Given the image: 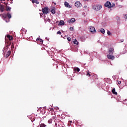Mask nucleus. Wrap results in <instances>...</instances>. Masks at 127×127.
Listing matches in <instances>:
<instances>
[{
    "instance_id": "obj_1",
    "label": "nucleus",
    "mask_w": 127,
    "mask_h": 127,
    "mask_svg": "<svg viewBox=\"0 0 127 127\" xmlns=\"http://www.w3.org/2000/svg\"><path fill=\"white\" fill-rule=\"evenodd\" d=\"M0 16H1V17L3 18V19H4V18H6V17H8L9 19L11 18V14H10V13L8 12L7 13V14H0Z\"/></svg>"
},
{
    "instance_id": "obj_2",
    "label": "nucleus",
    "mask_w": 127,
    "mask_h": 127,
    "mask_svg": "<svg viewBox=\"0 0 127 127\" xmlns=\"http://www.w3.org/2000/svg\"><path fill=\"white\" fill-rule=\"evenodd\" d=\"M92 7L93 9L98 11V10H100V9L102 8V5H100V4L94 5Z\"/></svg>"
},
{
    "instance_id": "obj_3",
    "label": "nucleus",
    "mask_w": 127,
    "mask_h": 127,
    "mask_svg": "<svg viewBox=\"0 0 127 127\" xmlns=\"http://www.w3.org/2000/svg\"><path fill=\"white\" fill-rule=\"evenodd\" d=\"M42 12L44 14H47V13L49 12V8H48V7H45L44 8H42Z\"/></svg>"
},
{
    "instance_id": "obj_4",
    "label": "nucleus",
    "mask_w": 127,
    "mask_h": 127,
    "mask_svg": "<svg viewBox=\"0 0 127 127\" xmlns=\"http://www.w3.org/2000/svg\"><path fill=\"white\" fill-rule=\"evenodd\" d=\"M92 74V73L91 72H89V71H86V76H88V77H91V76H92V77H93V79H97V75L96 74Z\"/></svg>"
},
{
    "instance_id": "obj_5",
    "label": "nucleus",
    "mask_w": 127,
    "mask_h": 127,
    "mask_svg": "<svg viewBox=\"0 0 127 127\" xmlns=\"http://www.w3.org/2000/svg\"><path fill=\"white\" fill-rule=\"evenodd\" d=\"M105 6L108 7V8H111V2L109 1H107L104 4Z\"/></svg>"
},
{
    "instance_id": "obj_6",
    "label": "nucleus",
    "mask_w": 127,
    "mask_h": 127,
    "mask_svg": "<svg viewBox=\"0 0 127 127\" xmlns=\"http://www.w3.org/2000/svg\"><path fill=\"white\" fill-rule=\"evenodd\" d=\"M75 6L76 7H81V6H82V4L81 2H80V1H77L75 2Z\"/></svg>"
},
{
    "instance_id": "obj_7",
    "label": "nucleus",
    "mask_w": 127,
    "mask_h": 127,
    "mask_svg": "<svg viewBox=\"0 0 127 127\" xmlns=\"http://www.w3.org/2000/svg\"><path fill=\"white\" fill-rule=\"evenodd\" d=\"M114 48H110L109 49V55H113V54H114Z\"/></svg>"
},
{
    "instance_id": "obj_8",
    "label": "nucleus",
    "mask_w": 127,
    "mask_h": 127,
    "mask_svg": "<svg viewBox=\"0 0 127 127\" xmlns=\"http://www.w3.org/2000/svg\"><path fill=\"white\" fill-rule=\"evenodd\" d=\"M112 55H107V58L108 59H110L111 60H114L115 59V57L114 56H112Z\"/></svg>"
},
{
    "instance_id": "obj_9",
    "label": "nucleus",
    "mask_w": 127,
    "mask_h": 127,
    "mask_svg": "<svg viewBox=\"0 0 127 127\" xmlns=\"http://www.w3.org/2000/svg\"><path fill=\"white\" fill-rule=\"evenodd\" d=\"M90 32H96V29L95 28V27L90 26Z\"/></svg>"
},
{
    "instance_id": "obj_10",
    "label": "nucleus",
    "mask_w": 127,
    "mask_h": 127,
    "mask_svg": "<svg viewBox=\"0 0 127 127\" xmlns=\"http://www.w3.org/2000/svg\"><path fill=\"white\" fill-rule=\"evenodd\" d=\"M5 10V8H4V6L3 5H0V10L1 12H3V11Z\"/></svg>"
},
{
    "instance_id": "obj_11",
    "label": "nucleus",
    "mask_w": 127,
    "mask_h": 127,
    "mask_svg": "<svg viewBox=\"0 0 127 127\" xmlns=\"http://www.w3.org/2000/svg\"><path fill=\"white\" fill-rule=\"evenodd\" d=\"M64 6L65 7H68V8H71V7H72L71 5H69V3L66 1L64 2Z\"/></svg>"
},
{
    "instance_id": "obj_12",
    "label": "nucleus",
    "mask_w": 127,
    "mask_h": 127,
    "mask_svg": "<svg viewBox=\"0 0 127 127\" xmlns=\"http://www.w3.org/2000/svg\"><path fill=\"white\" fill-rule=\"evenodd\" d=\"M75 21H76V19H75L74 18H72L70 20L68 21L67 22H68V23H74Z\"/></svg>"
},
{
    "instance_id": "obj_13",
    "label": "nucleus",
    "mask_w": 127,
    "mask_h": 127,
    "mask_svg": "<svg viewBox=\"0 0 127 127\" xmlns=\"http://www.w3.org/2000/svg\"><path fill=\"white\" fill-rule=\"evenodd\" d=\"M10 53H11V52H10V51H8L5 55V58H8V57H9V55H10Z\"/></svg>"
},
{
    "instance_id": "obj_14",
    "label": "nucleus",
    "mask_w": 127,
    "mask_h": 127,
    "mask_svg": "<svg viewBox=\"0 0 127 127\" xmlns=\"http://www.w3.org/2000/svg\"><path fill=\"white\" fill-rule=\"evenodd\" d=\"M6 37H7V38H8V39L10 41H11V40H12V39H13L12 36H10L9 35H7Z\"/></svg>"
},
{
    "instance_id": "obj_15",
    "label": "nucleus",
    "mask_w": 127,
    "mask_h": 127,
    "mask_svg": "<svg viewBox=\"0 0 127 127\" xmlns=\"http://www.w3.org/2000/svg\"><path fill=\"white\" fill-rule=\"evenodd\" d=\"M64 24H65V22L63 20H61L59 23V25H64Z\"/></svg>"
},
{
    "instance_id": "obj_16",
    "label": "nucleus",
    "mask_w": 127,
    "mask_h": 127,
    "mask_svg": "<svg viewBox=\"0 0 127 127\" xmlns=\"http://www.w3.org/2000/svg\"><path fill=\"white\" fill-rule=\"evenodd\" d=\"M36 41H40V42H41L42 44V43H43V40H42L40 38H37L36 39Z\"/></svg>"
},
{
    "instance_id": "obj_17",
    "label": "nucleus",
    "mask_w": 127,
    "mask_h": 127,
    "mask_svg": "<svg viewBox=\"0 0 127 127\" xmlns=\"http://www.w3.org/2000/svg\"><path fill=\"white\" fill-rule=\"evenodd\" d=\"M32 2L33 3H36V4H38L39 3L38 0H32Z\"/></svg>"
},
{
    "instance_id": "obj_18",
    "label": "nucleus",
    "mask_w": 127,
    "mask_h": 127,
    "mask_svg": "<svg viewBox=\"0 0 127 127\" xmlns=\"http://www.w3.org/2000/svg\"><path fill=\"white\" fill-rule=\"evenodd\" d=\"M10 9H11V7L7 6V5L6 6V11H10Z\"/></svg>"
},
{
    "instance_id": "obj_19",
    "label": "nucleus",
    "mask_w": 127,
    "mask_h": 127,
    "mask_svg": "<svg viewBox=\"0 0 127 127\" xmlns=\"http://www.w3.org/2000/svg\"><path fill=\"white\" fill-rule=\"evenodd\" d=\"M112 93L114 94V95H118V92H116V89L113 88L112 89Z\"/></svg>"
},
{
    "instance_id": "obj_20",
    "label": "nucleus",
    "mask_w": 127,
    "mask_h": 127,
    "mask_svg": "<svg viewBox=\"0 0 127 127\" xmlns=\"http://www.w3.org/2000/svg\"><path fill=\"white\" fill-rule=\"evenodd\" d=\"M55 9H56L55 7H54L52 9L51 12H52V13H53V14H55V13H56V11H55Z\"/></svg>"
},
{
    "instance_id": "obj_21",
    "label": "nucleus",
    "mask_w": 127,
    "mask_h": 127,
    "mask_svg": "<svg viewBox=\"0 0 127 127\" xmlns=\"http://www.w3.org/2000/svg\"><path fill=\"white\" fill-rule=\"evenodd\" d=\"M73 43L74 44H75L76 45H78L79 44V42H78V41H77V40H74V41H73Z\"/></svg>"
},
{
    "instance_id": "obj_22",
    "label": "nucleus",
    "mask_w": 127,
    "mask_h": 127,
    "mask_svg": "<svg viewBox=\"0 0 127 127\" xmlns=\"http://www.w3.org/2000/svg\"><path fill=\"white\" fill-rule=\"evenodd\" d=\"M100 32H101V33L103 34H105V29H104V28H101L100 29Z\"/></svg>"
},
{
    "instance_id": "obj_23",
    "label": "nucleus",
    "mask_w": 127,
    "mask_h": 127,
    "mask_svg": "<svg viewBox=\"0 0 127 127\" xmlns=\"http://www.w3.org/2000/svg\"><path fill=\"white\" fill-rule=\"evenodd\" d=\"M45 127L46 125H45L44 124H41L40 126H38V127Z\"/></svg>"
},
{
    "instance_id": "obj_24",
    "label": "nucleus",
    "mask_w": 127,
    "mask_h": 127,
    "mask_svg": "<svg viewBox=\"0 0 127 127\" xmlns=\"http://www.w3.org/2000/svg\"><path fill=\"white\" fill-rule=\"evenodd\" d=\"M74 71H76L77 72H80V68H79V67L74 68Z\"/></svg>"
},
{
    "instance_id": "obj_25",
    "label": "nucleus",
    "mask_w": 127,
    "mask_h": 127,
    "mask_svg": "<svg viewBox=\"0 0 127 127\" xmlns=\"http://www.w3.org/2000/svg\"><path fill=\"white\" fill-rule=\"evenodd\" d=\"M111 7H114V6L116 5V4L114 3H112V4H111Z\"/></svg>"
},
{
    "instance_id": "obj_26",
    "label": "nucleus",
    "mask_w": 127,
    "mask_h": 127,
    "mask_svg": "<svg viewBox=\"0 0 127 127\" xmlns=\"http://www.w3.org/2000/svg\"><path fill=\"white\" fill-rule=\"evenodd\" d=\"M57 34H59L60 35H61V34H62V33H61V32L60 31H58L57 33Z\"/></svg>"
},
{
    "instance_id": "obj_27",
    "label": "nucleus",
    "mask_w": 127,
    "mask_h": 127,
    "mask_svg": "<svg viewBox=\"0 0 127 127\" xmlns=\"http://www.w3.org/2000/svg\"><path fill=\"white\" fill-rule=\"evenodd\" d=\"M48 123L49 124H51L52 123V119H50L48 121Z\"/></svg>"
},
{
    "instance_id": "obj_28",
    "label": "nucleus",
    "mask_w": 127,
    "mask_h": 127,
    "mask_svg": "<svg viewBox=\"0 0 127 127\" xmlns=\"http://www.w3.org/2000/svg\"><path fill=\"white\" fill-rule=\"evenodd\" d=\"M67 39L68 41H71V37H67Z\"/></svg>"
},
{
    "instance_id": "obj_29",
    "label": "nucleus",
    "mask_w": 127,
    "mask_h": 127,
    "mask_svg": "<svg viewBox=\"0 0 127 127\" xmlns=\"http://www.w3.org/2000/svg\"><path fill=\"white\" fill-rule=\"evenodd\" d=\"M11 49H13V48H14V45H13V44H12L11 46Z\"/></svg>"
},
{
    "instance_id": "obj_30",
    "label": "nucleus",
    "mask_w": 127,
    "mask_h": 127,
    "mask_svg": "<svg viewBox=\"0 0 127 127\" xmlns=\"http://www.w3.org/2000/svg\"><path fill=\"white\" fill-rule=\"evenodd\" d=\"M107 34L108 35H111V32H110V31L108 30L107 31Z\"/></svg>"
},
{
    "instance_id": "obj_31",
    "label": "nucleus",
    "mask_w": 127,
    "mask_h": 127,
    "mask_svg": "<svg viewBox=\"0 0 127 127\" xmlns=\"http://www.w3.org/2000/svg\"><path fill=\"white\" fill-rule=\"evenodd\" d=\"M117 83L118 84H119V85L121 84L122 83V81H120V80H118L117 81Z\"/></svg>"
},
{
    "instance_id": "obj_32",
    "label": "nucleus",
    "mask_w": 127,
    "mask_h": 127,
    "mask_svg": "<svg viewBox=\"0 0 127 127\" xmlns=\"http://www.w3.org/2000/svg\"><path fill=\"white\" fill-rule=\"evenodd\" d=\"M116 19L118 20V21H119V20H120V17L117 16L116 17Z\"/></svg>"
},
{
    "instance_id": "obj_33",
    "label": "nucleus",
    "mask_w": 127,
    "mask_h": 127,
    "mask_svg": "<svg viewBox=\"0 0 127 127\" xmlns=\"http://www.w3.org/2000/svg\"><path fill=\"white\" fill-rule=\"evenodd\" d=\"M73 28L72 27H70L69 28V30H71V31H73Z\"/></svg>"
},
{
    "instance_id": "obj_34",
    "label": "nucleus",
    "mask_w": 127,
    "mask_h": 127,
    "mask_svg": "<svg viewBox=\"0 0 127 127\" xmlns=\"http://www.w3.org/2000/svg\"><path fill=\"white\" fill-rule=\"evenodd\" d=\"M10 3H12V0H10Z\"/></svg>"
},
{
    "instance_id": "obj_35",
    "label": "nucleus",
    "mask_w": 127,
    "mask_h": 127,
    "mask_svg": "<svg viewBox=\"0 0 127 127\" xmlns=\"http://www.w3.org/2000/svg\"><path fill=\"white\" fill-rule=\"evenodd\" d=\"M48 21H49V22H50V19H49L48 20Z\"/></svg>"
},
{
    "instance_id": "obj_36",
    "label": "nucleus",
    "mask_w": 127,
    "mask_h": 127,
    "mask_svg": "<svg viewBox=\"0 0 127 127\" xmlns=\"http://www.w3.org/2000/svg\"><path fill=\"white\" fill-rule=\"evenodd\" d=\"M84 0V1H87V0Z\"/></svg>"
},
{
    "instance_id": "obj_37",
    "label": "nucleus",
    "mask_w": 127,
    "mask_h": 127,
    "mask_svg": "<svg viewBox=\"0 0 127 127\" xmlns=\"http://www.w3.org/2000/svg\"><path fill=\"white\" fill-rule=\"evenodd\" d=\"M54 4H55V5H56V3H54Z\"/></svg>"
},
{
    "instance_id": "obj_38",
    "label": "nucleus",
    "mask_w": 127,
    "mask_h": 127,
    "mask_svg": "<svg viewBox=\"0 0 127 127\" xmlns=\"http://www.w3.org/2000/svg\"><path fill=\"white\" fill-rule=\"evenodd\" d=\"M0 0L2 1V0Z\"/></svg>"
}]
</instances>
